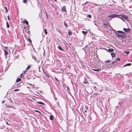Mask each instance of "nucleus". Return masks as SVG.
<instances>
[{
    "label": "nucleus",
    "instance_id": "nucleus-29",
    "mask_svg": "<svg viewBox=\"0 0 132 132\" xmlns=\"http://www.w3.org/2000/svg\"><path fill=\"white\" fill-rule=\"evenodd\" d=\"M24 76L23 75V73H22L21 75H20V77L21 78H23V77H24Z\"/></svg>",
    "mask_w": 132,
    "mask_h": 132
},
{
    "label": "nucleus",
    "instance_id": "nucleus-19",
    "mask_svg": "<svg viewBox=\"0 0 132 132\" xmlns=\"http://www.w3.org/2000/svg\"><path fill=\"white\" fill-rule=\"evenodd\" d=\"M31 68V66L30 65H29L26 69V70H29Z\"/></svg>",
    "mask_w": 132,
    "mask_h": 132
},
{
    "label": "nucleus",
    "instance_id": "nucleus-37",
    "mask_svg": "<svg viewBox=\"0 0 132 132\" xmlns=\"http://www.w3.org/2000/svg\"><path fill=\"white\" fill-rule=\"evenodd\" d=\"M120 59L119 58H118L117 59V60H116V61H120Z\"/></svg>",
    "mask_w": 132,
    "mask_h": 132
},
{
    "label": "nucleus",
    "instance_id": "nucleus-51",
    "mask_svg": "<svg viewBox=\"0 0 132 132\" xmlns=\"http://www.w3.org/2000/svg\"><path fill=\"white\" fill-rule=\"evenodd\" d=\"M102 132H104V131H103Z\"/></svg>",
    "mask_w": 132,
    "mask_h": 132
},
{
    "label": "nucleus",
    "instance_id": "nucleus-26",
    "mask_svg": "<svg viewBox=\"0 0 132 132\" xmlns=\"http://www.w3.org/2000/svg\"><path fill=\"white\" fill-rule=\"evenodd\" d=\"M110 62V60H106V61L105 62V63H109V62Z\"/></svg>",
    "mask_w": 132,
    "mask_h": 132
},
{
    "label": "nucleus",
    "instance_id": "nucleus-52",
    "mask_svg": "<svg viewBox=\"0 0 132 132\" xmlns=\"http://www.w3.org/2000/svg\"><path fill=\"white\" fill-rule=\"evenodd\" d=\"M62 70V69H61V71Z\"/></svg>",
    "mask_w": 132,
    "mask_h": 132
},
{
    "label": "nucleus",
    "instance_id": "nucleus-3",
    "mask_svg": "<svg viewBox=\"0 0 132 132\" xmlns=\"http://www.w3.org/2000/svg\"><path fill=\"white\" fill-rule=\"evenodd\" d=\"M120 16H121L122 18L124 19L127 20H128V17L127 16H126L125 15H120Z\"/></svg>",
    "mask_w": 132,
    "mask_h": 132
},
{
    "label": "nucleus",
    "instance_id": "nucleus-27",
    "mask_svg": "<svg viewBox=\"0 0 132 132\" xmlns=\"http://www.w3.org/2000/svg\"><path fill=\"white\" fill-rule=\"evenodd\" d=\"M108 17L109 18H113L112 14H111V15H108Z\"/></svg>",
    "mask_w": 132,
    "mask_h": 132
},
{
    "label": "nucleus",
    "instance_id": "nucleus-31",
    "mask_svg": "<svg viewBox=\"0 0 132 132\" xmlns=\"http://www.w3.org/2000/svg\"><path fill=\"white\" fill-rule=\"evenodd\" d=\"M55 79L56 80V81L58 82H59V80H58V79L56 78L55 77Z\"/></svg>",
    "mask_w": 132,
    "mask_h": 132
},
{
    "label": "nucleus",
    "instance_id": "nucleus-17",
    "mask_svg": "<svg viewBox=\"0 0 132 132\" xmlns=\"http://www.w3.org/2000/svg\"><path fill=\"white\" fill-rule=\"evenodd\" d=\"M58 48L60 50H61V51H63L62 48L60 46H58Z\"/></svg>",
    "mask_w": 132,
    "mask_h": 132
},
{
    "label": "nucleus",
    "instance_id": "nucleus-12",
    "mask_svg": "<svg viewBox=\"0 0 132 132\" xmlns=\"http://www.w3.org/2000/svg\"><path fill=\"white\" fill-rule=\"evenodd\" d=\"M54 116L52 115H50V119L51 120H52L53 119Z\"/></svg>",
    "mask_w": 132,
    "mask_h": 132
},
{
    "label": "nucleus",
    "instance_id": "nucleus-18",
    "mask_svg": "<svg viewBox=\"0 0 132 132\" xmlns=\"http://www.w3.org/2000/svg\"><path fill=\"white\" fill-rule=\"evenodd\" d=\"M6 26H7V27L8 28H9L10 26V25L8 23V22H6Z\"/></svg>",
    "mask_w": 132,
    "mask_h": 132
},
{
    "label": "nucleus",
    "instance_id": "nucleus-4",
    "mask_svg": "<svg viewBox=\"0 0 132 132\" xmlns=\"http://www.w3.org/2000/svg\"><path fill=\"white\" fill-rule=\"evenodd\" d=\"M83 83L84 84H89L88 81L85 77L84 78V80L83 81Z\"/></svg>",
    "mask_w": 132,
    "mask_h": 132
},
{
    "label": "nucleus",
    "instance_id": "nucleus-39",
    "mask_svg": "<svg viewBox=\"0 0 132 132\" xmlns=\"http://www.w3.org/2000/svg\"><path fill=\"white\" fill-rule=\"evenodd\" d=\"M27 71V70H26L25 71H23V72L25 73Z\"/></svg>",
    "mask_w": 132,
    "mask_h": 132
},
{
    "label": "nucleus",
    "instance_id": "nucleus-30",
    "mask_svg": "<svg viewBox=\"0 0 132 132\" xmlns=\"http://www.w3.org/2000/svg\"><path fill=\"white\" fill-rule=\"evenodd\" d=\"M87 17H88L89 18H90L91 17V15H87Z\"/></svg>",
    "mask_w": 132,
    "mask_h": 132
},
{
    "label": "nucleus",
    "instance_id": "nucleus-23",
    "mask_svg": "<svg viewBox=\"0 0 132 132\" xmlns=\"http://www.w3.org/2000/svg\"><path fill=\"white\" fill-rule=\"evenodd\" d=\"M131 65V63H129L128 64H126L124 66H130Z\"/></svg>",
    "mask_w": 132,
    "mask_h": 132
},
{
    "label": "nucleus",
    "instance_id": "nucleus-9",
    "mask_svg": "<svg viewBox=\"0 0 132 132\" xmlns=\"http://www.w3.org/2000/svg\"><path fill=\"white\" fill-rule=\"evenodd\" d=\"M114 51V49L112 48H109L108 49V51H109L110 52H112Z\"/></svg>",
    "mask_w": 132,
    "mask_h": 132
},
{
    "label": "nucleus",
    "instance_id": "nucleus-25",
    "mask_svg": "<svg viewBox=\"0 0 132 132\" xmlns=\"http://www.w3.org/2000/svg\"><path fill=\"white\" fill-rule=\"evenodd\" d=\"M28 41L30 43H31L32 42V41L31 40L29 39H28Z\"/></svg>",
    "mask_w": 132,
    "mask_h": 132
},
{
    "label": "nucleus",
    "instance_id": "nucleus-7",
    "mask_svg": "<svg viewBox=\"0 0 132 132\" xmlns=\"http://www.w3.org/2000/svg\"><path fill=\"white\" fill-rule=\"evenodd\" d=\"M112 15L113 18L118 17V16H120V15H118L117 14H112Z\"/></svg>",
    "mask_w": 132,
    "mask_h": 132
},
{
    "label": "nucleus",
    "instance_id": "nucleus-28",
    "mask_svg": "<svg viewBox=\"0 0 132 132\" xmlns=\"http://www.w3.org/2000/svg\"><path fill=\"white\" fill-rule=\"evenodd\" d=\"M27 0H23V3H26L27 2Z\"/></svg>",
    "mask_w": 132,
    "mask_h": 132
},
{
    "label": "nucleus",
    "instance_id": "nucleus-2",
    "mask_svg": "<svg viewBox=\"0 0 132 132\" xmlns=\"http://www.w3.org/2000/svg\"><path fill=\"white\" fill-rule=\"evenodd\" d=\"M108 27H110L109 23H105L103 24V28H107Z\"/></svg>",
    "mask_w": 132,
    "mask_h": 132
},
{
    "label": "nucleus",
    "instance_id": "nucleus-47",
    "mask_svg": "<svg viewBox=\"0 0 132 132\" xmlns=\"http://www.w3.org/2000/svg\"><path fill=\"white\" fill-rule=\"evenodd\" d=\"M26 26H25V27H24V29H26Z\"/></svg>",
    "mask_w": 132,
    "mask_h": 132
},
{
    "label": "nucleus",
    "instance_id": "nucleus-46",
    "mask_svg": "<svg viewBox=\"0 0 132 132\" xmlns=\"http://www.w3.org/2000/svg\"><path fill=\"white\" fill-rule=\"evenodd\" d=\"M115 62V61H114L112 63V64H113V63H114Z\"/></svg>",
    "mask_w": 132,
    "mask_h": 132
},
{
    "label": "nucleus",
    "instance_id": "nucleus-34",
    "mask_svg": "<svg viewBox=\"0 0 132 132\" xmlns=\"http://www.w3.org/2000/svg\"><path fill=\"white\" fill-rule=\"evenodd\" d=\"M7 18H8V20H10V17H9V16H7Z\"/></svg>",
    "mask_w": 132,
    "mask_h": 132
},
{
    "label": "nucleus",
    "instance_id": "nucleus-36",
    "mask_svg": "<svg viewBox=\"0 0 132 132\" xmlns=\"http://www.w3.org/2000/svg\"><path fill=\"white\" fill-rule=\"evenodd\" d=\"M4 8H5V9L6 10V11H7L8 10H7V7H5Z\"/></svg>",
    "mask_w": 132,
    "mask_h": 132
},
{
    "label": "nucleus",
    "instance_id": "nucleus-5",
    "mask_svg": "<svg viewBox=\"0 0 132 132\" xmlns=\"http://www.w3.org/2000/svg\"><path fill=\"white\" fill-rule=\"evenodd\" d=\"M92 69L94 71L99 72L101 71V68H98V69Z\"/></svg>",
    "mask_w": 132,
    "mask_h": 132
},
{
    "label": "nucleus",
    "instance_id": "nucleus-45",
    "mask_svg": "<svg viewBox=\"0 0 132 132\" xmlns=\"http://www.w3.org/2000/svg\"><path fill=\"white\" fill-rule=\"evenodd\" d=\"M85 112H86V113H87V111L86 110H85Z\"/></svg>",
    "mask_w": 132,
    "mask_h": 132
},
{
    "label": "nucleus",
    "instance_id": "nucleus-53",
    "mask_svg": "<svg viewBox=\"0 0 132 132\" xmlns=\"http://www.w3.org/2000/svg\"><path fill=\"white\" fill-rule=\"evenodd\" d=\"M62 70V69H61V71Z\"/></svg>",
    "mask_w": 132,
    "mask_h": 132
},
{
    "label": "nucleus",
    "instance_id": "nucleus-11",
    "mask_svg": "<svg viewBox=\"0 0 132 132\" xmlns=\"http://www.w3.org/2000/svg\"><path fill=\"white\" fill-rule=\"evenodd\" d=\"M66 7L65 6H64L62 8V10L63 11H66Z\"/></svg>",
    "mask_w": 132,
    "mask_h": 132
},
{
    "label": "nucleus",
    "instance_id": "nucleus-49",
    "mask_svg": "<svg viewBox=\"0 0 132 132\" xmlns=\"http://www.w3.org/2000/svg\"><path fill=\"white\" fill-rule=\"evenodd\" d=\"M56 2H57V1L56 0H54Z\"/></svg>",
    "mask_w": 132,
    "mask_h": 132
},
{
    "label": "nucleus",
    "instance_id": "nucleus-48",
    "mask_svg": "<svg viewBox=\"0 0 132 132\" xmlns=\"http://www.w3.org/2000/svg\"><path fill=\"white\" fill-rule=\"evenodd\" d=\"M36 58H35V61H36Z\"/></svg>",
    "mask_w": 132,
    "mask_h": 132
},
{
    "label": "nucleus",
    "instance_id": "nucleus-44",
    "mask_svg": "<svg viewBox=\"0 0 132 132\" xmlns=\"http://www.w3.org/2000/svg\"><path fill=\"white\" fill-rule=\"evenodd\" d=\"M6 123L7 125H9L8 124V123H7V122H6Z\"/></svg>",
    "mask_w": 132,
    "mask_h": 132
},
{
    "label": "nucleus",
    "instance_id": "nucleus-10",
    "mask_svg": "<svg viewBox=\"0 0 132 132\" xmlns=\"http://www.w3.org/2000/svg\"><path fill=\"white\" fill-rule=\"evenodd\" d=\"M4 55H7L8 53V52L7 51H6L5 50H4Z\"/></svg>",
    "mask_w": 132,
    "mask_h": 132
},
{
    "label": "nucleus",
    "instance_id": "nucleus-14",
    "mask_svg": "<svg viewBox=\"0 0 132 132\" xmlns=\"http://www.w3.org/2000/svg\"><path fill=\"white\" fill-rule=\"evenodd\" d=\"M22 22V23H24V22L27 25H28L29 24L28 22V21H26V20L23 21Z\"/></svg>",
    "mask_w": 132,
    "mask_h": 132
},
{
    "label": "nucleus",
    "instance_id": "nucleus-20",
    "mask_svg": "<svg viewBox=\"0 0 132 132\" xmlns=\"http://www.w3.org/2000/svg\"><path fill=\"white\" fill-rule=\"evenodd\" d=\"M82 33L84 35L86 34L87 32V31H82Z\"/></svg>",
    "mask_w": 132,
    "mask_h": 132
},
{
    "label": "nucleus",
    "instance_id": "nucleus-32",
    "mask_svg": "<svg viewBox=\"0 0 132 132\" xmlns=\"http://www.w3.org/2000/svg\"><path fill=\"white\" fill-rule=\"evenodd\" d=\"M64 24L65 25L66 27H68L67 25L64 22Z\"/></svg>",
    "mask_w": 132,
    "mask_h": 132
},
{
    "label": "nucleus",
    "instance_id": "nucleus-42",
    "mask_svg": "<svg viewBox=\"0 0 132 132\" xmlns=\"http://www.w3.org/2000/svg\"><path fill=\"white\" fill-rule=\"evenodd\" d=\"M5 102V101H3L2 102V103H4Z\"/></svg>",
    "mask_w": 132,
    "mask_h": 132
},
{
    "label": "nucleus",
    "instance_id": "nucleus-24",
    "mask_svg": "<svg viewBox=\"0 0 132 132\" xmlns=\"http://www.w3.org/2000/svg\"><path fill=\"white\" fill-rule=\"evenodd\" d=\"M37 103H38L39 104H42V105H44V104L43 103L41 102H37Z\"/></svg>",
    "mask_w": 132,
    "mask_h": 132
},
{
    "label": "nucleus",
    "instance_id": "nucleus-54",
    "mask_svg": "<svg viewBox=\"0 0 132 132\" xmlns=\"http://www.w3.org/2000/svg\"><path fill=\"white\" fill-rule=\"evenodd\" d=\"M62 70V69H61V71Z\"/></svg>",
    "mask_w": 132,
    "mask_h": 132
},
{
    "label": "nucleus",
    "instance_id": "nucleus-22",
    "mask_svg": "<svg viewBox=\"0 0 132 132\" xmlns=\"http://www.w3.org/2000/svg\"><path fill=\"white\" fill-rule=\"evenodd\" d=\"M44 31L45 34L46 35H47V32L46 29H44Z\"/></svg>",
    "mask_w": 132,
    "mask_h": 132
},
{
    "label": "nucleus",
    "instance_id": "nucleus-43",
    "mask_svg": "<svg viewBox=\"0 0 132 132\" xmlns=\"http://www.w3.org/2000/svg\"><path fill=\"white\" fill-rule=\"evenodd\" d=\"M29 84V85H33L31 84Z\"/></svg>",
    "mask_w": 132,
    "mask_h": 132
},
{
    "label": "nucleus",
    "instance_id": "nucleus-55",
    "mask_svg": "<svg viewBox=\"0 0 132 132\" xmlns=\"http://www.w3.org/2000/svg\"><path fill=\"white\" fill-rule=\"evenodd\" d=\"M28 87V88H29V87Z\"/></svg>",
    "mask_w": 132,
    "mask_h": 132
},
{
    "label": "nucleus",
    "instance_id": "nucleus-41",
    "mask_svg": "<svg viewBox=\"0 0 132 132\" xmlns=\"http://www.w3.org/2000/svg\"><path fill=\"white\" fill-rule=\"evenodd\" d=\"M44 72V73L45 74V75H46V73H45ZM47 76V77H49V76Z\"/></svg>",
    "mask_w": 132,
    "mask_h": 132
},
{
    "label": "nucleus",
    "instance_id": "nucleus-15",
    "mask_svg": "<svg viewBox=\"0 0 132 132\" xmlns=\"http://www.w3.org/2000/svg\"><path fill=\"white\" fill-rule=\"evenodd\" d=\"M21 80V79L20 78H18L16 80V82H19Z\"/></svg>",
    "mask_w": 132,
    "mask_h": 132
},
{
    "label": "nucleus",
    "instance_id": "nucleus-6",
    "mask_svg": "<svg viewBox=\"0 0 132 132\" xmlns=\"http://www.w3.org/2000/svg\"><path fill=\"white\" fill-rule=\"evenodd\" d=\"M123 30L126 32H128L129 31L130 29L129 28L126 29L125 28H124L123 29Z\"/></svg>",
    "mask_w": 132,
    "mask_h": 132
},
{
    "label": "nucleus",
    "instance_id": "nucleus-16",
    "mask_svg": "<svg viewBox=\"0 0 132 132\" xmlns=\"http://www.w3.org/2000/svg\"><path fill=\"white\" fill-rule=\"evenodd\" d=\"M69 31L68 32V34L69 35H71L72 34V32L70 31V30H69Z\"/></svg>",
    "mask_w": 132,
    "mask_h": 132
},
{
    "label": "nucleus",
    "instance_id": "nucleus-50",
    "mask_svg": "<svg viewBox=\"0 0 132 132\" xmlns=\"http://www.w3.org/2000/svg\"><path fill=\"white\" fill-rule=\"evenodd\" d=\"M95 94L96 95V94H98L97 93H95Z\"/></svg>",
    "mask_w": 132,
    "mask_h": 132
},
{
    "label": "nucleus",
    "instance_id": "nucleus-1",
    "mask_svg": "<svg viewBox=\"0 0 132 132\" xmlns=\"http://www.w3.org/2000/svg\"><path fill=\"white\" fill-rule=\"evenodd\" d=\"M116 35L118 36V37H120L122 38H125L126 36L125 35H120L118 34V33H116Z\"/></svg>",
    "mask_w": 132,
    "mask_h": 132
},
{
    "label": "nucleus",
    "instance_id": "nucleus-33",
    "mask_svg": "<svg viewBox=\"0 0 132 132\" xmlns=\"http://www.w3.org/2000/svg\"><path fill=\"white\" fill-rule=\"evenodd\" d=\"M19 90V89H14V91H18Z\"/></svg>",
    "mask_w": 132,
    "mask_h": 132
},
{
    "label": "nucleus",
    "instance_id": "nucleus-13",
    "mask_svg": "<svg viewBox=\"0 0 132 132\" xmlns=\"http://www.w3.org/2000/svg\"><path fill=\"white\" fill-rule=\"evenodd\" d=\"M117 32L119 33L122 34H124L125 33V32L123 31H117Z\"/></svg>",
    "mask_w": 132,
    "mask_h": 132
},
{
    "label": "nucleus",
    "instance_id": "nucleus-8",
    "mask_svg": "<svg viewBox=\"0 0 132 132\" xmlns=\"http://www.w3.org/2000/svg\"><path fill=\"white\" fill-rule=\"evenodd\" d=\"M111 55L113 57H115L116 56V54L114 53H111Z\"/></svg>",
    "mask_w": 132,
    "mask_h": 132
},
{
    "label": "nucleus",
    "instance_id": "nucleus-21",
    "mask_svg": "<svg viewBox=\"0 0 132 132\" xmlns=\"http://www.w3.org/2000/svg\"><path fill=\"white\" fill-rule=\"evenodd\" d=\"M124 52L125 54H128L130 52L129 51H124Z\"/></svg>",
    "mask_w": 132,
    "mask_h": 132
},
{
    "label": "nucleus",
    "instance_id": "nucleus-40",
    "mask_svg": "<svg viewBox=\"0 0 132 132\" xmlns=\"http://www.w3.org/2000/svg\"><path fill=\"white\" fill-rule=\"evenodd\" d=\"M119 18H120L121 20H123V19L122 18H121V17H119Z\"/></svg>",
    "mask_w": 132,
    "mask_h": 132
},
{
    "label": "nucleus",
    "instance_id": "nucleus-35",
    "mask_svg": "<svg viewBox=\"0 0 132 132\" xmlns=\"http://www.w3.org/2000/svg\"><path fill=\"white\" fill-rule=\"evenodd\" d=\"M66 88H67V89L68 90H69V88L68 87H67Z\"/></svg>",
    "mask_w": 132,
    "mask_h": 132
},
{
    "label": "nucleus",
    "instance_id": "nucleus-38",
    "mask_svg": "<svg viewBox=\"0 0 132 132\" xmlns=\"http://www.w3.org/2000/svg\"><path fill=\"white\" fill-rule=\"evenodd\" d=\"M35 111L36 112H38L39 113H40V112L37 110H35Z\"/></svg>",
    "mask_w": 132,
    "mask_h": 132
}]
</instances>
